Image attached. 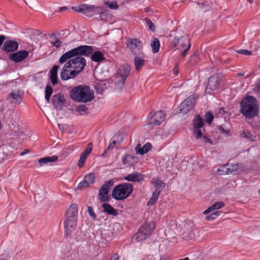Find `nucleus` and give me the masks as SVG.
Here are the masks:
<instances>
[{"label":"nucleus","mask_w":260,"mask_h":260,"mask_svg":"<svg viewBox=\"0 0 260 260\" xmlns=\"http://www.w3.org/2000/svg\"><path fill=\"white\" fill-rule=\"evenodd\" d=\"M93 50L91 46H80L64 53L60 57L59 62L61 64L66 62L68 64L67 67H70L78 74L86 64V60L82 56H88Z\"/></svg>","instance_id":"nucleus-1"},{"label":"nucleus","mask_w":260,"mask_h":260,"mask_svg":"<svg viewBox=\"0 0 260 260\" xmlns=\"http://www.w3.org/2000/svg\"><path fill=\"white\" fill-rule=\"evenodd\" d=\"M71 99L75 101L87 103L94 98V92L89 86L79 85L72 89L70 92Z\"/></svg>","instance_id":"nucleus-2"},{"label":"nucleus","mask_w":260,"mask_h":260,"mask_svg":"<svg viewBox=\"0 0 260 260\" xmlns=\"http://www.w3.org/2000/svg\"><path fill=\"white\" fill-rule=\"evenodd\" d=\"M241 112L247 118H251L258 112L256 99L253 96H247L241 102Z\"/></svg>","instance_id":"nucleus-3"},{"label":"nucleus","mask_w":260,"mask_h":260,"mask_svg":"<svg viewBox=\"0 0 260 260\" xmlns=\"http://www.w3.org/2000/svg\"><path fill=\"white\" fill-rule=\"evenodd\" d=\"M133 186L129 183H124L115 186L112 191V197L116 200H122L130 196Z\"/></svg>","instance_id":"nucleus-4"},{"label":"nucleus","mask_w":260,"mask_h":260,"mask_svg":"<svg viewBox=\"0 0 260 260\" xmlns=\"http://www.w3.org/2000/svg\"><path fill=\"white\" fill-rule=\"evenodd\" d=\"M131 67L127 64L121 66L117 71L115 81L116 88L121 91L123 87L124 82L129 74Z\"/></svg>","instance_id":"nucleus-5"},{"label":"nucleus","mask_w":260,"mask_h":260,"mask_svg":"<svg viewBox=\"0 0 260 260\" xmlns=\"http://www.w3.org/2000/svg\"><path fill=\"white\" fill-rule=\"evenodd\" d=\"M155 228V224L153 221L145 222L139 228L136 234V239L138 241H141L149 237Z\"/></svg>","instance_id":"nucleus-6"},{"label":"nucleus","mask_w":260,"mask_h":260,"mask_svg":"<svg viewBox=\"0 0 260 260\" xmlns=\"http://www.w3.org/2000/svg\"><path fill=\"white\" fill-rule=\"evenodd\" d=\"M101 7L87 4H82L79 6H74L71 8L73 11L82 13L88 17H92L99 14L101 12Z\"/></svg>","instance_id":"nucleus-7"},{"label":"nucleus","mask_w":260,"mask_h":260,"mask_svg":"<svg viewBox=\"0 0 260 260\" xmlns=\"http://www.w3.org/2000/svg\"><path fill=\"white\" fill-rule=\"evenodd\" d=\"M166 118V114L162 111L151 112L147 117V128L151 129L154 126L160 124Z\"/></svg>","instance_id":"nucleus-8"},{"label":"nucleus","mask_w":260,"mask_h":260,"mask_svg":"<svg viewBox=\"0 0 260 260\" xmlns=\"http://www.w3.org/2000/svg\"><path fill=\"white\" fill-rule=\"evenodd\" d=\"M126 45L134 55L140 54L143 47L142 42L137 38H129L127 40Z\"/></svg>","instance_id":"nucleus-9"},{"label":"nucleus","mask_w":260,"mask_h":260,"mask_svg":"<svg viewBox=\"0 0 260 260\" xmlns=\"http://www.w3.org/2000/svg\"><path fill=\"white\" fill-rule=\"evenodd\" d=\"M196 100L193 95L189 96L180 105L179 113L181 114H186L192 108H193Z\"/></svg>","instance_id":"nucleus-10"},{"label":"nucleus","mask_w":260,"mask_h":260,"mask_svg":"<svg viewBox=\"0 0 260 260\" xmlns=\"http://www.w3.org/2000/svg\"><path fill=\"white\" fill-rule=\"evenodd\" d=\"M222 76L220 74H214L208 79V84L206 89V92L209 93L211 91L214 90L218 87Z\"/></svg>","instance_id":"nucleus-11"},{"label":"nucleus","mask_w":260,"mask_h":260,"mask_svg":"<svg viewBox=\"0 0 260 260\" xmlns=\"http://www.w3.org/2000/svg\"><path fill=\"white\" fill-rule=\"evenodd\" d=\"M64 64L60 72V78L63 80H67L69 79H72L77 76V72L74 70H71L70 67H67V63L64 62Z\"/></svg>","instance_id":"nucleus-12"},{"label":"nucleus","mask_w":260,"mask_h":260,"mask_svg":"<svg viewBox=\"0 0 260 260\" xmlns=\"http://www.w3.org/2000/svg\"><path fill=\"white\" fill-rule=\"evenodd\" d=\"M77 218L66 217L63 223L66 235L75 231L77 226Z\"/></svg>","instance_id":"nucleus-13"},{"label":"nucleus","mask_w":260,"mask_h":260,"mask_svg":"<svg viewBox=\"0 0 260 260\" xmlns=\"http://www.w3.org/2000/svg\"><path fill=\"white\" fill-rule=\"evenodd\" d=\"M122 141L123 137L120 133L115 134L111 139L110 144L106 149L102 155L106 154L110 149H114L115 147L116 144H120Z\"/></svg>","instance_id":"nucleus-14"},{"label":"nucleus","mask_w":260,"mask_h":260,"mask_svg":"<svg viewBox=\"0 0 260 260\" xmlns=\"http://www.w3.org/2000/svg\"><path fill=\"white\" fill-rule=\"evenodd\" d=\"M28 55V52L27 51H20L11 54L10 59L16 62H18L25 59Z\"/></svg>","instance_id":"nucleus-15"},{"label":"nucleus","mask_w":260,"mask_h":260,"mask_svg":"<svg viewBox=\"0 0 260 260\" xmlns=\"http://www.w3.org/2000/svg\"><path fill=\"white\" fill-rule=\"evenodd\" d=\"M18 43L16 41H6L3 45V49L8 52H13L18 49Z\"/></svg>","instance_id":"nucleus-16"},{"label":"nucleus","mask_w":260,"mask_h":260,"mask_svg":"<svg viewBox=\"0 0 260 260\" xmlns=\"http://www.w3.org/2000/svg\"><path fill=\"white\" fill-rule=\"evenodd\" d=\"M124 179L128 181L141 182L143 180L144 177L141 173L135 172L125 176Z\"/></svg>","instance_id":"nucleus-17"},{"label":"nucleus","mask_w":260,"mask_h":260,"mask_svg":"<svg viewBox=\"0 0 260 260\" xmlns=\"http://www.w3.org/2000/svg\"><path fill=\"white\" fill-rule=\"evenodd\" d=\"M52 101L53 105L56 109H61L65 103L63 96L59 94L53 95Z\"/></svg>","instance_id":"nucleus-18"},{"label":"nucleus","mask_w":260,"mask_h":260,"mask_svg":"<svg viewBox=\"0 0 260 260\" xmlns=\"http://www.w3.org/2000/svg\"><path fill=\"white\" fill-rule=\"evenodd\" d=\"M78 205L76 204H72L70 205L66 213V217L77 218Z\"/></svg>","instance_id":"nucleus-19"},{"label":"nucleus","mask_w":260,"mask_h":260,"mask_svg":"<svg viewBox=\"0 0 260 260\" xmlns=\"http://www.w3.org/2000/svg\"><path fill=\"white\" fill-rule=\"evenodd\" d=\"M152 148V145L150 143H146L142 147L140 144H138L136 147V151L137 154L142 155L147 153Z\"/></svg>","instance_id":"nucleus-20"},{"label":"nucleus","mask_w":260,"mask_h":260,"mask_svg":"<svg viewBox=\"0 0 260 260\" xmlns=\"http://www.w3.org/2000/svg\"><path fill=\"white\" fill-rule=\"evenodd\" d=\"M225 205L224 203L222 202H217L214 204H212L211 206H210L209 208H208L206 210H205L203 213L204 214H208L210 212L215 210L217 211V210L223 207H224Z\"/></svg>","instance_id":"nucleus-21"},{"label":"nucleus","mask_w":260,"mask_h":260,"mask_svg":"<svg viewBox=\"0 0 260 260\" xmlns=\"http://www.w3.org/2000/svg\"><path fill=\"white\" fill-rule=\"evenodd\" d=\"M173 43L174 46L176 47L178 46V48L180 47H184L185 46L186 44H190L189 40L184 37H180L179 38H175Z\"/></svg>","instance_id":"nucleus-22"},{"label":"nucleus","mask_w":260,"mask_h":260,"mask_svg":"<svg viewBox=\"0 0 260 260\" xmlns=\"http://www.w3.org/2000/svg\"><path fill=\"white\" fill-rule=\"evenodd\" d=\"M102 207L104 209V211L109 215L116 216L118 212L110 204L104 203Z\"/></svg>","instance_id":"nucleus-23"},{"label":"nucleus","mask_w":260,"mask_h":260,"mask_svg":"<svg viewBox=\"0 0 260 260\" xmlns=\"http://www.w3.org/2000/svg\"><path fill=\"white\" fill-rule=\"evenodd\" d=\"M152 183L156 187L155 192H160L165 186V183L161 180L158 178H153L152 180Z\"/></svg>","instance_id":"nucleus-24"},{"label":"nucleus","mask_w":260,"mask_h":260,"mask_svg":"<svg viewBox=\"0 0 260 260\" xmlns=\"http://www.w3.org/2000/svg\"><path fill=\"white\" fill-rule=\"evenodd\" d=\"M59 67L54 65L51 69L50 72V79L53 85L57 83V70Z\"/></svg>","instance_id":"nucleus-25"},{"label":"nucleus","mask_w":260,"mask_h":260,"mask_svg":"<svg viewBox=\"0 0 260 260\" xmlns=\"http://www.w3.org/2000/svg\"><path fill=\"white\" fill-rule=\"evenodd\" d=\"M8 99L10 100L12 103L19 104L21 100V96L19 94L18 92H11L9 94Z\"/></svg>","instance_id":"nucleus-26"},{"label":"nucleus","mask_w":260,"mask_h":260,"mask_svg":"<svg viewBox=\"0 0 260 260\" xmlns=\"http://www.w3.org/2000/svg\"><path fill=\"white\" fill-rule=\"evenodd\" d=\"M240 136L243 138H246L251 141H255L257 140L255 136V131H242Z\"/></svg>","instance_id":"nucleus-27"},{"label":"nucleus","mask_w":260,"mask_h":260,"mask_svg":"<svg viewBox=\"0 0 260 260\" xmlns=\"http://www.w3.org/2000/svg\"><path fill=\"white\" fill-rule=\"evenodd\" d=\"M136 55L134 58V62L136 69L139 71L144 66L145 61L144 59L138 56V55Z\"/></svg>","instance_id":"nucleus-28"},{"label":"nucleus","mask_w":260,"mask_h":260,"mask_svg":"<svg viewBox=\"0 0 260 260\" xmlns=\"http://www.w3.org/2000/svg\"><path fill=\"white\" fill-rule=\"evenodd\" d=\"M203 125V120L202 118L199 116L196 117L194 120L192 121V125L194 129H198L202 128Z\"/></svg>","instance_id":"nucleus-29"},{"label":"nucleus","mask_w":260,"mask_h":260,"mask_svg":"<svg viewBox=\"0 0 260 260\" xmlns=\"http://www.w3.org/2000/svg\"><path fill=\"white\" fill-rule=\"evenodd\" d=\"M99 197L102 202H106L110 201L111 197L109 196V191H102L100 189L99 191Z\"/></svg>","instance_id":"nucleus-30"},{"label":"nucleus","mask_w":260,"mask_h":260,"mask_svg":"<svg viewBox=\"0 0 260 260\" xmlns=\"http://www.w3.org/2000/svg\"><path fill=\"white\" fill-rule=\"evenodd\" d=\"M58 159V157L56 155H53L51 156H47L45 157H43L39 159L38 162L42 165L43 164H45L50 162H54L56 161Z\"/></svg>","instance_id":"nucleus-31"},{"label":"nucleus","mask_w":260,"mask_h":260,"mask_svg":"<svg viewBox=\"0 0 260 260\" xmlns=\"http://www.w3.org/2000/svg\"><path fill=\"white\" fill-rule=\"evenodd\" d=\"M91 60L95 62H99L105 59L104 55L101 51H95L91 55Z\"/></svg>","instance_id":"nucleus-32"},{"label":"nucleus","mask_w":260,"mask_h":260,"mask_svg":"<svg viewBox=\"0 0 260 260\" xmlns=\"http://www.w3.org/2000/svg\"><path fill=\"white\" fill-rule=\"evenodd\" d=\"M151 47L152 48V52L154 53L157 52L159 51L160 43L157 38H154L151 42Z\"/></svg>","instance_id":"nucleus-33"},{"label":"nucleus","mask_w":260,"mask_h":260,"mask_svg":"<svg viewBox=\"0 0 260 260\" xmlns=\"http://www.w3.org/2000/svg\"><path fill=\"white\" fill-rule=\"evenodd\" d=\"M94 178L95 176L94 173H89L85 176L84 180L87 186H89L94 182Z\"/></svg>","instance_id":"nucleus-34"},{"label":"nucleus","mask_w":260,"mask_h":260,"mask_svg":"<svg viewBox=\"0 0 260 260\" xmlns=\"http://www.w3.org/2000/svg\"><path fill=\"white\" fill-rule=\"evenodd\" d=\"M114 185V181L112 180L106 181L101 187V189L102 191H109V189Z\"/></svg>","instance_id":"nucleus-35"},{"label":"nucleus","mask_w":260,"mask_h":260,"mask_svg":"<svg viewBox=\"0 0 260 260\" xmlns=\"http://www.w3.org/2000/svg\"><path fill=\"white\" fill-rule=\"evenodd\" d=\"M221 212L219 211H212L211 213L209 215H206L205 218L206 220H214L215 218H216L217 217H218Z\"/></svg>","instance_id":"nucleus-36"},{"label":"nucleus","mask_w":260,"mask_h":260,"mask_svg":"<svg viewBox=\"0 0 260 260\" xmlns=\"http://www.w3.org/2000/svg\"><path fill=\"white\" fill-rule=\"evenodd\" d=\"M52 87L49 85H47L45 88V99L48 103L50 101V96L52 93Z\"/></svg>","instance_id":"nucleus-37"},{"label":"nucleus","mask_w":260,"mask_h":260,"mask_svg":"<svg viewBox=\"0 0 260 260\" xmlns=\"http://www.w3.org/2000/svg\"><path fill=\"white\" fill-rule=\"evenodd\" d=\"M159 195V192H156L154 191L152 194V196L148 202L147 205L152 206L154 204V203L157 201Z\"/></svg>","instance_id":"nucleus-38"},{"label":"nucleus","mask_w":260,"mask_h":260,"mask_svg":"<svg viewBox=\"0 0 260 260\" xmlns=\"http://www.w3.org/2000/svg\"><path fill=\"white\" fill-rule=\"evenodd\" d=\"M51 44L55 47H60L61 42L57 38L55 34H52L51 36Z\"/></svg>","instance_id":"nucleus-39"},{"label":"nucleus","mask_w":260,"mask_h":260,"mask_svg":"<svg viewBox=\"0 0 260 260\" xmlns=\"http://www.w3.org/2000/svg\"><path fill=\"white\" fill-rule=\"evenodd\" d=\"M199 58L198 56V53L197 52H196L190 56V57L188 60V63L191 65H194L199 61Z\"/></svg>","instance_id":"nucleus-40"},{"label":"nucleus","mask_w":260,"mask_h":260,"mask_svg":"<svg viewBox=\"0 0 260 260\" xmlns=\"http://www.w3.org/2000/svg\"><path fill=\"white\" fill-rule=\"evenodd\" d=\"M156 137H159V139L164 140L166 139L171 134L169 131H156Z\"/></svg>","instance_id":"nucleus-41"},{"label":"nucleus","mask_w":260,"mask_h":260,"mask_svg":"<svg viewBox=\"0 0 260 260\" xmlns=\"http://www.w3.org/2000/svg\"><path fill=\"white\" fill-rule=\"evenodd\" d=\"M92 144L91 143H89L87 148L85 149V150L81 153V155L84 156L86 157H87V156L91 153V152L92 150Z\"/></svg>","instance_id":"nucleus-42"},{"label":"nucleus","mask_w":260,"mask_h":260,"mask_svg":"<svg viewBox=\"0 0 260 260\" xmlns=\"http://www.w3.org/2000/svg\"><path fill=\"white\" fill-rule=\"evenodd\" d=\"M205 117L206 122L208 124V125H210L213 119L214 116L211 112H208L206 113Z\"/></svg>","instance_id":"nucleus-43"},{"label":"nucleus","mask_w":260,"mask_h":260,"mask_svg":"<svg viewBox=\"0 0 260 260\" xmlns=\"http://www.w3.org/2000/svg\"><path fill=\"white\" fill-rule=\"evenodd\" d=\"M105 4L108 6L110 9L116 10L118 8V5L116 1L106 2Z\"/></svg>","instance_id":"nucleus-44"},{"label":"nucleus","mask_w":260,"mask_h":260,"mask_svg":"<svg viewBox=\"0 0 260 260\" xmlns=\"http://www.w3.org/2000/svg\"><path fill=\"white\" fill-rule=\"evenodd\" d=\"M145 21L148 25L149 29L152 31H154L155 30V26L151 20L148 18H146L145 19Z\"/></svg>","instance_id":"nucleus-45"},{"label":"nucleus","mask_w":260,"mask_h":260,"mask_svg":"<svg viewBox=\"0 0 260 260\" xmlns=\"http://www.w3.org/2000/svg\"><path fill=\"white\" fill-rule=\"evenodd\" d=\"M87 109V107L84 105L78 106L76 108V111L81 114H82L83 112H85Z\"/></svg>","instance_id":"nucleus-46"},{"label":"nucleus","mask_w":260,"mask_h":260,"mask_svg":"<svg viewBox=\"0 0 260 260\" xmlns=\"http://www.w3.org/2000/svg\"><path fill=\"white\" fill-rule=\"evenodd\" d=\"M88 213L89 214V215L92 219L94 220L96 219V216L92 207H88Z\"/></svg>","instance_id":"nucleus-47"},{"label":"nucleus","mask_w":260,"mask_h":260,"mask_svg":"<svg viewBox=\"0 0 260 260\" xmlns=\"http://www.w3.org/2000/svg\"><path fill=\"white\" fill-rule=\"evenodd\" d=\"M86 159L87 157H85L84 156L82 155H80V159L78 164V165L80 168H81L83 166Z\"/></svg>","instance_id":"nucleus-48"},{"label":"nucleus","mask_w":260,"mask_h":260,"mask_svg":"<svg viewBox=\"0 0 260 260\" xmlns=\"http://www.w3.org/2000/svg\"><path fill=\"white\" fill-rule=\"evenodd\" d=\"M238 53L245 55H250L251 52L246 49H240L237 51Z\"/></svg>","instance_id":"nucleus-49"},{"label":"nucleus","mask_w":260,"mask_h":260,"mask_svg":"<svg viewBox=\"0 0 260 260\" xmlns=\"http://www.w3.org/2000/svg\"><path fill=\"white\" fill-rule=\"evenodd\" d=\"M75 131H61V135L67 137H70Z\"/></svg>","instance_id":"nucleus-50"},{"label":"nucleus","mask_w":260,"mask_h":260,"mask_svg":"<svg viewBox=\"0 0 260 260\" xmlns=\"http://www.w3.org/2000/svg\"><path fill=\"white\" fill-rule=\"evenodd\" d=\"M119 256L117 253L111 254L107 260H119Z\"/></svg>","instance_id":"nucleus-51"},{"label":"nucleus","mask_w":260,"mask_h":260,"mask_svg":"<svg viewBox=\"0 0 260 260\" xmlns=\"http://www.w3.org/2000/svg\"><path fill=\"white\" fill-rule=\"evenodd\" d=\"M193 136L196 139H199L202 137V131H194L193 133Z\"/></svg>","instance_id":"nucleus-52"},{"label":"nucleus","mask_w":260,"mask_h":260,"mask_svg":"<svg viewBox=\"0 0 260 260\" xmlns=\"http://www.w3.org/2000/svg\"><path fill=\"white\" fill-rule=\"evenodd\" d=\"M190 46H191L190 44L188 45L187 47L184 50H183L180 54V57H184L186 55L188 51L190 49Z\"/></svg>","instance_id":"nucleus-53"},{"label":"nucleus","mask_w":260,"mask_h":260,"mask_svg":"<svg viewBox=\"0 0 260 260\" xmlns=\"http://www.w3.org/2000/svg\"><path fill=\"white\" fill-rule=\"evenodd\" d=\"M131 158H132L131 156L129 155H126L125 156H123L122 157V161H123V164L126 165L127 164V161L128 160V159H131Z\"/></svg>","instance_id":"nucleus-54"},{"label":"nucleus","mask_w":260,"mask_h":260,"mask_svg":"<svg viewBox=\"0 0 260 260\" xmlns=\"http://www.w3.org/2000/svg\"><path fill=\"white\" fill-rule=\"evenodd\" d=\"M99 14H100V17L102 20H105L107 17V14L102 11V8H101V12Z\"/></svg>","instance_id":"nucleus-55"},{"label":"nucleus","mask_w":260,"mask_h":260,"mask_svg":"<svg viewBox=\"0 0 260 260\" xmlns=\"http://www.w3.org/2000/svg\"><path fill=\"white\" fill-rule=\"evenodd\" d=\"M84 186H88L86 183H85V181H84V180L81 181L78 185V187L79 188H81Z\"/></svg>","instance_id":"nucleus-56"},{"label":"nucleus","mask_w":260,"mask_h":260,"mask_svg":"<svg viewBox=\"0 0 260 260\" xmlns=\"http://www.w3.org/2000/svg\"><path fill=\"white\" fill-rule=\"evenodd\" d=\"M23 135V131H21V132H20V133H18V137H19V138H17L19 139V140H18L19 142H21L24 140V138H21V137Z\"/></svg>","instance_id":"nucleus-57"},{"label":"nucleus","mask_w":260,"mask_h":260,"mask_svg":"<svg viewBox=\"0 0 260 260\" xmlns=\"http://www.w3.org/2000/svg\"><path fill=\"white\" fill-rule=\"evenodd\" d=\"M6 39V37L3 35H0V45H2Z\"/></svg>","instance_id":"nucleus-58"},{"label":"nucleus","mask_w":260,"mask_h":260,"mask_svg":"<svg viewBox=\"0 0 260 260\" xmlns=\"http://www.w3.org/2000/svg\"><path fill=\"white\" fill-rule=\"evenodd\" d=\"M203 137L204 141L206 142H208L209 143H210V144L212 143L210 139L209 138H208L207 136H203Z\"/></svg>","instance_id":"nucleus-59"},{"label":"nucleus","mask_w":260,"mask_h":260,"mask_svg":"<svg viewBox=\"0 0 260 260\" xmlns=\"http://www.w3.org/2000/svg\"><path fill=\"white\" fill-rule=\"evenodd\" d=\"M29 152V150L28 149H25L24 151H22L20 153V155L23 156Z\"/></svg>","instance_id":"nucleus-60"},{"label":"nucleus","mask_w":260,"mask_h":260,"mask_svg":"<svg viewBox=\"0 0 260 260\" xmlns=\"http://www.w3.org/2000/svg\"><path fill=\"white\" fill-rule=\"evenodd\" d=\"M255 89L256 90H259L260 89V82H258L255 85Z\"/></svg>","instance_id":"nucleus-61"},{"label":"nucleus","mask_w":260,"mask_h":260,"mask_svg":"<svg viewBox=\"0 0 260 260\" xmlns=\"http://www.w3.org/2000/svg\"><path fill=\"white\" fill-rule=\"evenodd\" d=\"M237 169V165H236L235 166H233V168L231 169L230 168H228V170H229L230 172H232L233 171L236 170Z\"/></svg>","instance_id":"nucleus-62"},{"label":"nucleus","mask_w":260,"mask_h":260,"mask_svg":"<svg viewBox=\"0 0 260 260\" xmlns=\"http://www.w3.org/2000/svg\"><path fill=\"white\" fill-rule=\"evenodd\" d=\"M174 73L176 75L178 74V69L177 66H176L174 69H173Z\"/></svg>","instance_id":"nucleus-63"},{"label":"nucleus","mask_w":260,"mask_h":260,"mask_svg":"<svg viewBox=\"0 0 260 260\" xmlns=\"http://www.w3.org/2000/svg\"><path fill=\"white\" fill-rule=\"evenodd\" d=\"M225 112L226 111L223 108H221L219 110V113L221 114H224Z\"/></svg>","instance_id":"nucleus-64"}]
</instances>
